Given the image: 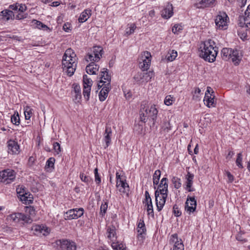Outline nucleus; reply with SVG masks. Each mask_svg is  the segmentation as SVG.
<instances>
[{"mask_svg":"<svg viewBox=\"0 0 250 250\" xmlns=\"http://www.w3.org/2000/svg\"><path fill=\"white\" fill-rule=\"evenodd\" d=\"M229 21V18L225 12H219L215 20L217 28L220 30L226 29Z\"/></svg>","mask_w":250,"mask_h":250,"instance_id":"6","label":"nucleus"},{"mask_svg":"<svg viewBox=\"0 0 250 250\" xmlns=\"http://www.w3.org/2000/svg\"><path fill=\"white\" fill-rule=\"evenodd\" d=\"M127 27L125 29V34L130 35L133 34L136 28V26L134 23L128 24Z\"/></svg>","mask_w":250,"mask_h":250,"instance_id":"35","label":"nucleus"},{"mask_svg":"<svg viewBox=\"0 0 250 250\" xmlns=\"http://www.w3.org/2000/svg\"><path fill=\"white\" fill-rule=\"evenodd\" d=\"M119 190L120 192L128 194L129 191V187L126 181L122 183L119 187Z\"/></svg>","mask_w":250,"mask_h":250,"instance_id":"33","label":"nucleus"},{"mask_svg":"<svg viewBox=\"0 0 250 250\" xmlns=\"http://www.w3.org/2000/svg\"><path fill=\"white\" fill-rule=\"evenodd\" d=\"M240 26L242 27H245L246 28V30H250V21L249 22H247V23H240Z\"/></svg>","mask_w":250,"mask_h":250,"instance_id":"62","label":"nucleus"},{"mask_svg":"<svg viewBox=\"0 0 250 250\" xmlns=\"http://www.w3.org/2000/svg\"><path fill=\"white\" fill-rule=\"evenodd\" d=\"M214 45V42L211 40H208L202 44L200 46V57L208 62L215 61L218 48Z\"/></svg>","mask_w":250,"mask_h":250,"instance_id":"2","label":"nucleus"},{"mask_svg":"<svg viewBox=\"0 0 250 250\" xmlns=\"http://www.w3.org/2000/svg\"><path fill=\"white\" fill-rule=\"evenodd\" d=\"M174 101L173 97L171 95H167L166 97L164 103L167 105H170L172 104V102Z\"/></svg>","mask_w":250,"mask_h":250,"instance_id":"49","label":"nucleus"},{"mask_svg":"<svg viewBox=\"0 0 250 250\" xmlns=\"http://www.w3.org/2000/svg\"><path fill=\"white\" fill-rule=\"evenodd\" d=\"M197 206L196 200L194 197L188 196L185 203V210L189 214L195 211Z\"/></svg>","mask_w":250,"mask_h":250,"instance_id":"15","label":"nucleus"},{"mask_svg":"<svg viewBox=\"0 0 250 250\" xmlns=\"http://www.w3.org/2000/svg\"><path fill=\"white\" fill-rule=\"evenodd\" d=\"M31 230L35 235L39 236H46L50 232L49 228L39 225H33L31 228Z\"/></svg>","mask_w":250,"mask_h":250,"instance_id":"13","label":"nucleus"},{"mask_svg":"<svg viewBox=\"0 0 250 250\" xmlns=\"http://www.w3.org/2000/svg\"><path fill=\"white\" fill-rule=\"evenodd\" d=\"M242 155L241 153H239L237 154V159L236 160V165L241 168H243V166L242 164Z\"/></svg>","mask_w":250,"mask_h":250,"instance_id":"46","label":"nucleus"},{"mask_svg":"<svg viewBox=\"0 0 250 250\" xmlns=\"http://www.w3.org/2000/svg\"><path fill=\"white\" fill-rule=\"evenodd\" d=\"M112 247L114 250H125V247L123 244H118L117 243H113Z\"/></svg>","mask_w":250,"mask_h":250,"instance_id":"48","label":"nucleus"},{"mask_svg":"<svg viewBox=\"0 0 250 250\" xmlns=\"http://www.w3.org/2000/svg\"><path fill=\"white\" fill-rule=\"evenodd\" d=\"M73 88L72 94L74 97V100L76 102H79L82 98L80 86L79 84L74 83Z\"/></svg>","mask_w":250,"mask_h":250,"instance_id":"19","label":"nucleus"},{"mask_svg":"<svg viewBox=\"0 0 250 250\" xmlns=\"http://www.w3.org/2000/svg\"><path fill=\"white\" fill-rule=\"evenodd\" d=\"M16 174L15 171L11 169L0 171V182L5 183L6 184L11 183L15 179Z\"/></svg>","mask_w":250,"mask_h":250,"instance_id":"7","label":"nucleus"},{"mask_svg":"<svg viewBox=\"0 0 250 250\" xmlns=\"http://www.w3.org/2000/svg\"><path fill=\"white\" fill-rule=\"evenodd\" d=\"M245 15L246 16L245 21H246L248 18L250 19V4L248 6L247 9L245 12Z\"/></svg>","mask_w":250,"mask_h":250,"instance_id":"61","label":"nucleus"},{"mask_svg":"<svg viewBox=\"0 0 250 250\" xmlns=\"http://www.w3.org/2000/svg\"><path fill=\"white\" fill-rule=\"evenodd\" d=\"M104 140L105 143V148L107 147L111 143V137L112 135V130L110 126H106L104 132Z\"/></svg>","mask_w":250,"mask_h":250,"instance_id":"22","label":"nucleus"},{"mask_svg":"<svg viewBox=\"0 0 250 250\" xmlns=\"http://www.w3.org/2000/svg\"><path fill=\"white\" fill-rule=\"evenodd\" d=\"M103 48L100 46H96L93 47L92 52L95 55L96 60H100L103 54Z\"/></svg>","mask_w":250,"mask_h":250,"instance_id":"29","label":"nucleus"},{"mask_svg":"<svg viewBox=\"0 0 250 250\" xmlns=\"http://www.w3.org/2000/svg\"><path fill=\"white\" fill-rule=\"evenodd\" d=\"M183 30V26L181 24H176L172 28V32L174 34H178Z\"/></svg>","mask_w":250,"mask_h":250,"instance_id":"44","label":"nucleus"},{"mask_svg":"<svg viewBox=\"0 0 250 250\" xmlns=\"http://www.w3.org/2000/svg\"><path fill=\"white\" fill-rule=\"evenodd\" d=\"M96 58H95V55H93V53L92 52L89 53L87 54V55L85 56V60L87 62H98L99 60H96Z\"/></svg>","mask_w":250,"mask_h":250,"instance_id":"47","label":"nucleus"},{"mask_svg":"<svg viewBox=\"0 0 250 250\" xmlns=\"http://www.w3.org/2000/svg\"><path fill=\"white\" fill-rule=\"evenodd\" d=\"M11 121L13 124L16 125H18L20 124V119L18 112H15L14 114L11 116Z\"/></svg>","mask_w":250,"mask_h":250,"instance_id":"36","label":"nucleus"},{"mask_svg":"<svg viewBox=\"0 0 250 250\" xmlns=\"http://www.w3.org/2000/svg\"><path fill=\"white\" fill-rule=\"evenodd\" d=\"M194 177V175L192 173H190L189 172H188V174L186 176V189L188 190L189 192L193 191L194 190L193 188H191V186L193 184V179Z\"/></svg>","mask_w":250,"mask_h":250,"instance_id":"26","label":"nucleus"},{"mask_svg":"<svg viewBox=\"0 0 250 250\" xmlns=\"http://www.w3.org/2000/svg\"><path fill=\"white\" fill-rule=\"evenodd\" d=\"M221 57L225 61H231L235 65H238L241 60L239 51L231 48H224L221 51Z\"/></svg>","mask_w":250,"mask_h":250,"instance_id":"5","label":"nucleus"},{"mask_svg":"<svg viewBox=\"0 0 250 250\" xmlns=\"http://www.w3.org/2000/svg\"><path fill=\"white\" fill-rule=\"evenodd\" d=\"M151 54L148 51H145L142 55L139 62V67L143 70L146 71L149 69L151 63Z\"/></svg>","mask_w":250,"mask_h":250,"instance_id":"11","label":"nucleus"},{"mask_svg":"<svg viewBox=\"0 0 250 250\" xmlns=\"http://www.w3.org/2000/svg\"><path fill=\"white\" fill-rule=\"evenodd\" d=\"M55 162V159L54 158L51 157L49 158L46 163L45 167H53Z\"/></svg>","mask_w":250,"mask_h":250,"instance_id":"50","label":"nucleus"},{"mask_svg":"<svg viewBox=\"0 0 250 250\" xmlns=\"http://www.w3.org/2000/svg\"><path fill=\"white\" fill-rule=\"evenodd\" d=\"M23 191L24 192H26L24 188L22 187V186H21V187H19L18 188H17V192L19 195V197H20L22 195Z\"/></svg>","mask_w":250,"mask_h":250,"instance_id":"58","label":"nucleus"},{"mask_svg":"<svg viewBox=\"0 0 250 250\" xmlns=\"http://www.w3.org/2000/svg\"><path fill=\"white\" fill-rule=\"evenodd\" d=\"M152 203L151 198L148 191H145V200L143 201L144 204H150Z\"/></svg>","mask_w":250,"mask_h":250,"instance_id":"52","label":"nucleus"},{"mask_svg":"<svg viewBox=\"0 0 250 250\" xmlns=\"http://www.w3.org/2000/svg\"><path fill=\"white\" fill-rule=\"evenodd\" d=\"M21 200L25 204H30L33 202V197L32 195L28 194L26 192L23 191V194L20 197Z\"/></svg>","mask_w":250,"mask_h":250,"instance_id":"28","label":"nucleus"},{"mask_svg":"<svg viewBox=\"0 0 250 250\" xmlns=\"http://www.w3.org/2000/svg\"><path fill=\"white\" fill-rule=\"evenodd\" d=\"M215 0H200L196 3L197 8H204L207 7H212L215 5Z\"/></svg>","mask_w":250,"mask_h":250,"instance_id":"21","label":"nucleus"},{"mask_svg":"<svg viewBox=\"0 0 250 250\" xmlns=\"http://www.w3.org/2000/svg\"><path fill=\"white\" fill-rule=\"evenodd\" d=\"M170 241L174 243L173 250H184V246L181 239H179L178 235L174 233L171 236Z\"/></svg>","mask_w":250,"mask_h":250,"instance_id":"17","label":"nucleus"},{"mask_svg":"<svg viewBox=\"0 0 250 250\" xmlns=\"http://www.w3.org/2000/svg\"><path fill=\"white\" fill-rule=\"evenodd\" d=\"M161 171L159 169L156 170L153 175V183L154 188L156 189V186L158 185L161 177Z\"/></svg>","mask_w":250,"mask_h":250,"instance_id":"31","label":"nucleus"},{"mask_svg":"<svg viewBox=\"0 0 250 250\" xmlns=\"http://www.w3.org/2000/svg\"><path fill=\"white\" fill-rule=\"evenodd\" d=\"M95 181L97 184H99L101 182V179L99 174L94 175Z\"/></svg>","mask_w":250,"mask_h":250,"instance_id":"63","label":"nucleus"},{"mask_svg":"<svg viewBox=\"0 0 250 250\" xmlns=\"http://www.w3.org/2000/svg\"><path fill=\"white\" fill-rule=\"evenodd\" d=\"M177 56V52L174 50H172L168 52L167 56V60L168 61L172 62L174 60Z\"/></svg>","mask_w":250,"mask_h":250,"instance_id":"37","label":"nucleus"},{"mask_svg":"<svg viewBox=\"0 0 250 250\" xmlns=\"http://www.w3.org/2000/svg\"><path fill=\"white\" fill-rule=\"evenodd\" d=\"M91 15V10L89 9L84 10L80 15L78 19L80 22L86 21Z\"/></svg>","mask_w":250,"mask_h":250,"instance_id":"27","label":"nucleus"},{"mask_svg":"<svg viewBox=\"0 0 250 250\" xmlns=\"http://www.w3.org/2000/svg\"><path fill=\"white\" fill-rule=\"evenodd\" d=\"M147 206V212L148 215H151L152 216H154V212L153 209L152 203L146 204Z\"/></svg>","mask_w":250,"mask_h":250,"instance_id":"51","label":"nucleus"},{"mask_svg":"<svg viewBox=\"0 0 250 250\" xmlns=\"http://www.w3.org/2000/svg\"><path fill=\"white\" fill-rule=\"evenodd\" d=\"M171 181L174 185L175 188L178 189L181 187V180L177 177H173L171 180Z\"/></svg>","mask_w":250,"mask_h":250,"instance_id":"41","label":"nucleus"},{"mask_svg":"<svg viewBox=\"0 0 250 250\" xmlns=\"http://www.w3.org/2000/svg\"><path fill=\"white\" fill-rule=\"evenodd\" d=\"M215 97L214 92L212 89L210 87H207L204 99V103L207 106L211 107L216 106V101L214 100Z\"/></svg>","mask_w":250,"mask_h":250,"instance_id":"8","label":"nucleus"},{"mask_svg":"<svg viewBox=\"0 0 250 250\" xmlns=\"http://www.w3.org/2000/svg\"><path fill=\"white\" fill-rule=\"evenodd\" d=\"M28 14L27 13H23L21 12L20 13H19L16 17V19L17 20H21L25 19L27 17Z\"/></svg>","mask_w":250,"mask_h":250,"instance_id":"56","label":"nucleus"},{"mask_svg":"<svg viewBox=\"0 0 250 250\" xmlns=\"http://www.w3.org/2000/svg\"><path fill=\"white\" fill-rule=\"evenodd\" d=\"M80 178L82 181L84 182L86 184H88L92 181V178L89 176H86L83 172L80 173Z\"/></svg>","mask_w":250,"mask_h":250,"instance_id":"38","label":"nucleus"},{"mask_svg":"<svg viewBox=\"0 0 250 250\" xmlns=\"http://www.w3.org/2000/svg\"><path fill=\"white\" fill-rule=\"evenodd\" d=\"M61 243L62 247L66 250H76L77 246L73 241L63 239L61 241Z\"/></svg>","mask_w":250,"mask_h":250,"instance_id":"20","label":"nucleus"},{"mask_svg":"<svg viewBox=\"0 0 250 250\" xmlns=\"http://www.w3.org/2000/svg\"><path fill=\"white\" fill-rule=\"evenodd\" d=\"M7 151L9 154L14 155L20 153V146L17 142L10 140L7 143Z\"/></svg>","mask_w":250,"mask_h":250,"instance_id":"16","label":"nucleus"},{"mask_svg":"<svg viewBox=\"0 0 250 250\" xmlns=\"http://www.w3.org/2000/svg\"><path fill=\"white\" fill-rule=\"evenodd\" d=\"M173 7L172 4L168 3L161 12V15L163 18L168 19L172 16Z\"/></svg>","mask_w":250,"mask_h":250,"instance_id":"18","label":"nucleus"},{"mask_svg":"<svg viewBox=\"0 0 250 250\" xmlns=\"http://www.w3.org/2000/svg\"><path fill=\"white\" fill-rule=\"evenodd\" d=\"M98 87L99 88L102 87L99 93V97L100 101L103 102L107 97L108 92L111 89V85H109V83H103L101 85L98 83Z\"/></svg>","mask_w":250,"mask_h":250,"instance_id":"14","label":"nucleus"},{"mask_svg":"<svg viewBox=\"0 0 250 250\" xmlns=\"http://www.w3.org/2000/svg\"><path fill=\"white\" fill-rule=\"evenodd\" d=\"M33 22H34L35 24H36L37 27L40 29H43L44 30H46L48 28L46 25L44 24L40 21L34 20L33 21Z\"/></svg>","mask_w":250,"mask_h":250,"instance_id":"45","label":"nucleus"},{"mask_svg":"<svg viewBox=\"0 0 250 250\" xmlns=\"http://www.w3.org/2000/svg\"><path fill=\"white\" fill-rule=\"evenodd\" d=\"M162 129L165 132H168L171 129L170 123L168 121L165 122L162 126Z\"/></svg>","mask_w":250,"mask_h":250,"instance_id":"43","label":"nucleus"},{"mask_svg":"<svg viewBox=\"0 0 250 250\" xmlns=\"http://www.w3.org/2000/svg\"><path fill=\"white\" fill-rule=\"evenodd\" d=\"M168 179L164 177L155 191L157 209L160 211L163 208L168 196Z\"/></svg>","mask_w":250,"mask_h":250,"instance_id":"1","label":"nucleus"},{"mask_svg":"<svg viewBox=\"0 0 250 250\" xmlns=\"http://www.w3.org/2000/svg\"><path fill=\"white\" fill-rule=\"evenodd\" d=\"M0 15L3 18H4L6 21H8L10 19H12L13 17H14L13 11L10 10H3L0 12Z\"/></svg>","mask_w":250,"mask_h":250,"instance_id":"30","label":"nucleus"},{"mask_svg":"<svg viewBox=\"0 0 250 250\" xmlns=\"http://www.w3.org/2000/svg\"><path fill=\"white\" fill-rule=\"evenodd\" d=\"M83 86H84L85 85V86H87L91 87L93 82L90 78L88 77L87 75L85 74L83 76Z\"/></svg>","mask_w":250,"mask_h":250,"instance_id":"40","label":"nucleus"},{"mask_svg":"<svg viewBox=\"0 0 250 250\" xmlns=\"http://www.w3.org/2000/svg\"><path fill=\"white\" fill-rule=\"evenodd\" d=\"M226 174L228 178V182L229 183H232L234 180V177L229 172V171H226Z\"/></svg>","mask_w":250,"mask_h":250,"instance_id":"60","label":"nucleus"},{"mask_svg":"<svg viewBox=\"0 0 250 250\" xmlns=\"http://www.w3.org/2000/svg\"><path fill=\"white\" fill-rule=\"evenodd\" d=\"M53 148L57 154H59L61 151L60 145L58 142H54L53 143Z\"/></svg>","mask_w":250,"mask_h":250,"instance_id":"54","label":"nucleus"},{"mask_svg":"<svg viewBox=\"0 0 250 250\" xmlns=\"http://www.w3.org/2000/svg\"><path fill=\"white\" fill-rule=\"evenodd\" d=\"M153 76V71H149L146 72H138L134 76L133 79L137 83H146L150 81Z\"/></svg>","mask_w":250,"mask_h":250,"instance_id":"10","label":"nucleus"},{"mask_svg":"<svg viewBox=\"0 0 250 250\" xmlns=\"http://www.w3.org/2000/svg\"><path fill=\"white\" fill-rule=\"evenodd\" d=\"M18 3H16L15 4H12V5H10L9 6V8L12 10H14V11H17L18 10Z\"/></svg>","mask_w":250,"mask_h":250,"instance_id":"64","label":"nucleus"},{"mask_svg":"<svg viewBox=\"0 0 250 250\" xmlns=\"http://www.w3.org/2000/svg\"><path fill=\"white\" fill-rule=\"evenodd\" d=\"M76 55L71 48H68L63 56L62 65L64 71L67 75L71 76L73 75L76 67Z\"/></svg>","mask_w":250,"mask_h":250,"instance_id":"3","label":"nucleus"},{"mask_svg":"<svg viewBox=\"0 0 250 250\" xmlns=\"http://www.w3.org/2000/svg\"><path fill=\"white\" fill-rule=\"evenodd\" d=\"M201 93V90L199 88H196L195 89L194 94L193 95V99L197 100L199 98V95Z\"/></svg>","mask_w":250,"mask_h":250,"instance_id":"55","label":"nucleus"},{"mask_svg":"<svg viewBox=\"0 0 250 250\" xmlns=\"http://www.w3.org/2000/svg\"><path fill=\"white\" fill-rule=\"evenodd\" d=\"M9 220H12L15 222H20L23 221L24 223L29 224L32 222V219L28 215L22 213H14L9 215L8 216Z\"/></svg>","mask_w":250,"mask_h":250,"instance_id":"9","label":"nucleus"},{"mask_svg":"<svg viewBox=\"0 0 250 250\" xmlns=\"http://www.w3.org/2000/svg\"><path fill=\"white\" fill-rule=\"evenodd\" d=\"M146 228L144 220L140 219L137 225V231L138 233V236L139 237L143 238L144 235L146 233Z\"/></svg>","mask_w":250,"mask_h":250,"instance_id":"24","label":"nucleus"},{"mask_svg":"<svg viewBox=\"0 0 250 250\" xmlns=\"http://www.w3.org/2000/svg\"><path fill=\"white\" fill-rule=\"evenodd\" d=\"M99 66L95 64L94 62H92L86 66L85 70L86 72L90 75H95L99 70Z\"/></svg>","mask_w":250,"mask_h":250,"instance_id":"25","label":"nucleus"},{"mask_svg":"<svg viewBox=\"0 0 250 250\" xmlns=\"http://www.w3.org/2000/svg\"><path fill=\"white\" fill-rule=\"evenodd\" d=\"M108 204L106 202H104V203H102L101 207H100V215L103 217L104 214H105L107 208Z\"/></svg>","mask_w":250,"mask_h":250,"instance_id":"42","label":"nucleus"},{"mask_svg":"<svg viewBox=\"0 0 250 250\" xmlns=\"http://www.w3.org/2000/svg\"><path fill=\"white\" fill-rule=\"evenodd\" d=\"M158 114V110L155 105H151L147 107L144 104L141 105L140 110V120L143 123H146L147 119L152 120L154 125Z\"/></svg>","mask_w":250,"mask_h":250,"instance_id":"4","label":"nucleus"},{"mask_svg":"<svg viewBox=\"0 0 250 250\" xmlns=\"http://www.w3.org/2000/svg\"><path fill=\"white\" fill-rule=\"evenodd\" d=\"M71 25L68 22L65 23L64 24L63 26V29L67 32H69L70 31H71Z\"/></svg>","mask_w":250,"mask_h":250,"instance_id":"59","label":"nucleus"},{"mask_svg":"<svg viewBox=\"0 0 250 250\" xmlns=\"http://www.w3.org/2000/svg\"><path fill=\"white\" fill-rule=\"evenodd\" d=\"M84 212V209L82 208H73L68 210L64 214V219L65 220L77 219L81 217Z\"/></svg>","mask_w":250,"mask_h":250,"instance_id":"12","label":"nucleus"},{"mask_svg":"<svg viewBox=\"0 0 250 250\" xmlns=\"http://www.w3.org/2000/svg\"><path fill=\"white\" fill-rule=\"evenodd\" d=\"M107 237L110 239L115 237L116 235V229L115 226L111 225L107 228Z\"/></svg>","mask_w":250,"mask_h":250,"instance_id":"32","label":"nucleus"},{"mask_svg":"<svg viewBox=\"0 0 250 250\" xmlns=\"http://www.w3.org/2000/svg\"><path fill=\"white\" fill-rule=\"evenodd\" d=\"M33 109L29 106H26L24 108V113L25 120H29L33 114Z\"/></svg>","mask_w":250,"mask_h":250,"instance_id":"34","label":"nucleus"},{"mask_svg":"<svg viewBox=\"0 0 250 250\" xmlns=\"http://www.w3.org/2000/svg\"><path fill=\"white\" fill-rule=\"evenodd\" d=\"M101 80L100 81L99 83H109L110 85L111 77L108 74V70L106 68H103L101 71Z\"/></svg>","mask_w":250,"mask_h":250,"instance_id":"23","label":"nucleus"},{"mask_svg":"<svg viewBox=\"0 0 250 250\" xmlns=\"http://www.w3.org/2000/svg\"><path fill=\"white\" fill-rule=\"evenodd\" d=\"M91 91V87L85 86H83V95L84 98L86 99V101H88L89 99L90 94Z\"/></svg>","mask_w":250,"mask_h":250,"instance_id":"39","label":"nucleus"},{"mask_svg":"<svg viewBox=\"0 0 250 250\" xmlns=\"http://www.w3.org/2000/svg\"><path fill=\"white\" fill-rule=\"evenodd\" d=\"M173 212L174 215L177 217L180 216L182 213L177 205H174L173 207Z\"/></svg>","mask_w":250,"mask_h":250,"instance_id":"53","label":"nucleus"},{"mask_svg":"<svg viewBox=\"0 0 250 250\" xmlns=\"http://www.w3.org/2000/svg\"><path fill=\"white\" fill-rule=\"evenodd\" d=\"M18 6H19V7H18L17 11L20 12L21 13H23V12L26 11V6H25V4H18Z\"/></svg>","mask_w":250,"mask_h":250,"instance_id":"57","label":"nucleus"}]
</instances>
